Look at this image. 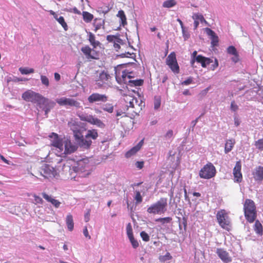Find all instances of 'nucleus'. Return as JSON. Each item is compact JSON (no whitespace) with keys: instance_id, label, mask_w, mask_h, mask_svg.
<instances>
[{"instance_id":"obj_37","label":"nucleus","mask_w":263,"mask_h":263,"mask_svg":"<svg viewBox=\"0 0 263 263\" xmlns=\"http://www.w3.org/2000/svg\"><path fill=\"white\" fill-rule=\"evenodd\" d=\"M19 71L22 74H27L29 73H33L34 71L33 68H28L23 67H20L19 68Z\"/></svg>"},{"instance_id":"obj_25","label":"nucleus","mask_w":263,"mask_h":263,"mask_svg":"<svg viewBox=\"0 0 263 263\" xmlns=\"http://www.w3.org/2000/svg\"><path fill=\"white\" fill-rule=\"evenodd\" d=\"M143 144V139L141 140L135 146L132 148L125 154L126 158H129L138 152Z\"/></svg>"},{"instance_id":"obj_23","label":"nucleus","mask_w":263,"mask_h":263,"mask_svg":"<svg viewBox=\"0 0 263 263\" xmlns=\"http://www.w3.org/2000/svg\"><path fill=\"white\" fill-rule=\"evenodd\" d=\"M43 197L48 202L51 203L55 208H59L61 205V202L53 198L51 196L45 192L42 193Z\"/></svg>"},{"instance_id":"obj_13","label":"nucleus","mask_w":263,"mask_h":263,"mask_svg":"<svg viewBox=\"0 0 263 263\" xmlns=\"http://www.w3.org/2000/svg\"><path fill=\"white\" fill-rule=\"evenodd\" d=\"M110 78V75L105 71L97 73L95 78L96 84L99 88H101L105 84H107L108 80Z\"/></svg>"},{"instance_id":"obj_43","label":"nucleus","mask_w":263,"mask_h":263,"mask_svg":"<svg viewBox=\"0 0 263 263\" xmlns=\"http://www.w3.org/2000/svg\"><path fill=\"white\" fill-rule=\"evenodd\" d=\"M57 21L64 28V29L66 30L67 29V25L65 21L64 18L63 16H60L58 18H57Z\"/></svg>"},{"instance_id":"obj_15","label":"nucleus","mask_w":263,"mask_h":263,"mask_svg":"<svg viewBox=\"0 0 263 263\" xmlns=\"http://www.w3.org/2000/svg\"><path fill=\"white\" fill-rule=\"evenodd\" d=\"M80 119L82 121H86L91 124L96 125L100 128H104L105 127V124L101 120L94 117L92 115H82L80 116Z\"/></svg>"},{"instance_id":"obj_10","label":"nucleus","mask_w":263,"mask_h":263,"mask_svg":"<svg viewBox=\"0 0 263 263\" xmlns=\"http://www.w3.org/2000/svg\"><path fill=\"white\" fill-rule=\"evenodd\" d=\"M56 102L60 106L74 107L76 108H80L81 107L80 103L77 100L72 98L62 97L57 99Z\"/></svg>"},{"instance_id":"obj_18","label":"nucleus","mask_w":263,"mask_h":263,"mask_svg":"<svg viewBox=\"0 0 263 263\" xmlns=\"http://www.w3.org/2000/svg\"><path fill=\"white\" fill-rule=\"evenodd\" d=\"M241 163L240 160H239L236 162L233 171L234 180L235 182H240L242 180V175L241 172Z\"/></svg>"},{"instance_id":"obj_41","label":"nucleus","mask_w":263,"mask_h":263,"mask_svg":"<svg viewBox=\"0 0 263 263\" xmlns=\"http://www.w3.org/2000/svg\"><path fill=\"white\" fill-rule=\"evenodd\" d=\"M172 220V218L170 217H166L164 218H159L157 219H156V221L160 222L162 224H164L165 223H169Z\"/></svg>"},{"instance_id":"obj_9","label":"nucleus","mask_w":263,"mask_h":263,"mask_svg":"<svg viewBox=\"0 0 263 263\" xmlns=\"http://www.w3.org/2000/svg\"><path fill=\"white\" fill-rule=\"evenodd\" d=\"M43 97V96L39 93L35 92L31 90L26 91L22 96V99L24 100L33 103H37L38 105L40 101H42Z\"/></svg>"},{"instance_id":"obj_11","label":"nucleus","mask_w":263,"mask_h":263,"mask_svg":"<svg viewBox=\"0 0 263 263\" xmlns=\"http://www.w3.org/2000/svg\"><path fill=\"white\" fill-rule=\"evenodd\" d=\"M166 63L173 72L175 73H178L179 72V66L178 64L176 54L174 52H171L167 56L166 60Z\"/></svg>"},{"instance_id":"obj_39","label":"nucleus","mask_w":263,"mask_h":263,"mask_svg":"<svg viewBox=\"0 0 263 263\" xmlns=\"http://www.w3.org/2000/svg\"><path fill=\"white\" fill-rule=\"evenodd\" d=\"M256 148L260 151L263 150V138L258 139L254 144Z\"/></svg>"},{"instance_id":"obj_8","label":"nucleus","mask_w":263,"mask_h":263,"mask_svg":"<svg viewBox=\"0 0 263 263\" xmlns=\"http://www.w3.org/2000/svg\"><path fill=\"white\" fill-rule=\"evenodd\" d=\"M40 175L46 179L53 178L57 175V170L50 165L43 163L39 168Z\"/></svg>"},{"instance_id":"obj_2","label":"nucleus","mask_w":263,"mask_h":263,"mask_svg":"<svg viewBox=\"0 0 263 263\" xmlns=\"http://www.w3.org/2000/svg\"><path fill=\"white\" fill-rule=\"evenodd\" d=\"M244 215L247 221L253 223L257 217V210L255 202L251 199H246L243 203Z\"/></svg>"},{"instance_id":"obj_28","label":"nucleus","mask_w":263,"mask_h":263,"mask_svg":"<svg viewBox=\"0 0 263 263\" xmlns=\"http://www.w3.org/2000/svg\"><path fill=\"white\" fill-rule=\"evenodd\" d=\"M87 34L88 36V41L93 48H96L100 45V43L99 41L96 40V37L92 32H87Z\"/></svg>"},{"instance_id":"obj_54","label":"nucleus","mask_w":263,"mask_h":263,"mask_svg":"<svg viewBox=\"0 0 263 263\" xmlns=\"http://www.w3.org/2000/svg\"><path fill=\"white\" fill-rule=\"evenodd\" d=\"M90 209H88L84 215V220L86 222H88L90 220Z\"/></svg>"},{"instance_id":"obj_1","label":"nucleus","mask_w":263,"mask_h":263,"mask_svg":"<svg viewBox=\"0 0 263 263\" xmlns=\"http://www.w3.org/2000/svg\"><path fill=\"white\" fill-rule=\"evenodd\" d=\"M123 68L122 65H118L115 68L116 79L119 84H122L128 83L131 86H140L143 84V81L141 79L136 80H129L127 81V79H130L131 76L129 75L130 73L123 69Z\"/></svg>"},{"instance_id":"obj_64","label":"nucleus","mask_w":263,"mask_h":263,"mask_svg":"<svg viewBox=\"0 0 263 263\" xmlns=\"http://www.w3.org/2000/svg\"><path fill=\"white\" fill-rule=\"evenodd\" d=\"M54 75V79L56 81H58L60 80L61 77H60V75L58 73L55 72Z\"/></svg>"},{"instance_id":"obj_62","label":"nucleus","mask_w":263,"mask_h":263,"mask_svg":"<svg viewBox=\"0 0 263 263\" xmlns=\"http://www.w3.org/2000/svg\"><path fill=\"white\" fill-rule=\"evenodd\" d=\"M0 158L4 162L7 164H10L9 161L6 159L4 156L0 155Z\"/></svg>"},{"instance_id":"obj_19","label":"nucleus","mask_w":263,"mask_h":263,"mask_svg":"<svg viewBox=\"0 0 263 263\" xmlns=\"http://www.w3.org/2000/svg\"><path fill=\"white\" fill-rule=\"evenodd\" d=\"M49 137L51 139V145L59 149L60 152H62L63 150V143L62 140L61 139L57 134L52 133Z\"/></svg>"},{"instance_id":"obj_51","label":"nucleus","mask_w":263,"mask_h":263,"mask_svg":"<svg viewBox=\"0 0 263 263\" xmlns=\"http://www.w3.org/2000/svg\"><path fill=\"white\" fill-rule=\"evenodd\" d=\"M161 105V99L159 97L155 98L154 101V108L155 109H158L160 107Z\"/></svg>"},{"instance_id":"obj_46","label":"nucleus","mask_w":263,"mask_h":263,"mask_svg":"<svg viewBox=\"0 0 263 263\" xmlns=\"http://www.w3.org/2000/svg\"><path fill=\"white\" fill-rule=\"evenodd\" d=\"M227 52L229 54L234 55L236 54L238 52L235 47L233 46H230L227 48Z\"/></svg>"},{"instance_id":"obj_33","label":"nucleus","mask_w":263,"mask_h":263,"mask_svg":"<svg viewBox=\"0 0 263 263\" xmlns=\"http://www.w3.org/2000/svg\"><path fill=\"white\" fill-rule=\"evenodd\" d=\"M83 19L86 23H90L93 19V15L87 11H83L82 13Z\"/></svg>"},{"instance_id":"obj_20","label":"nucleus","mask_w":263,"mask_h":263,"mask_svg":"<svg viewBox=\"0 0 263 263\" xmlns=\"http://www.w3.org/2000/svg\"><path fill=\"white\" fill-rule=\"evenodd\" d=\"M216 253L220 259L224 263H229L232 261V258L229 253L222 248H217Z\"/></svg>"},{"instance_id":"obj_17","label":"nucleus","mask_w":263,"mask_h":263,"mask_svg":"<svg viewBox=\"0 0 263 263\" xmlns=\"http://www.w3.org/2000/svg\"><path fill=\"white\" fill-rule=\"evenodd\" d=\"M77 166L72 167L73 170L77 173H85L86 175L89 174V165L84 161L81 160L77 163Z\"/></svg>"},{"instance_id":"obj_3","label":"nucleus","mask_w":263,"mask_h":263,"mask_svg":"<svg viewBox=\"0 0 263 263\" xmlns=\"http://www.w3.org/2000/svg\"><path fill=\"white\" fill-rule=\"evenodd\" d=\"M167 206V199L166 198H161L158 201L148 207L147 212L153 214H163L166 211Z\"/></svg>"},{"instance_id":"obj_44","label":"nucleus","mask_w":263,"mask_h":263,"mask_svg":"<svg viewBox=\"0 0 263 263\" xmlns=\"http://www.w3.org/2000/svg\"><path fill=\"white\" fill-rule=\"evenodd\" d=\"M126 233L128 237H130V236H133V229L132 226L130 223H128L126 226Z\"/></svg>"},{"instance_id":"obj_58","label":"nucleus","mask_w":263,"mask_h":263,"mask_svg":"<svg viewBox=\"0 0 263 263\" xmlns=\"http://www.w3.org/2000/svg\"><path fill=\"white\" fill-rule=\"evenodd\" d=\"M136 166L137 168L141 169L143 167L144 162L143 161H137L136 163Z\"/></svg>"},{"instance_id":"obj_57","label":"nucleus","mask_w":263,"mask_h":263,"mask_svg":"<svg viewBox=\"0 0 263 263\" xmlns=\"http://www.w3.org/2000/svg\"><path fill=\"white\" fill-rule=\"evenodd\" d=\"M83 234L86 238H88L89 239L91 238L90 236L89 235L88 231L86 227H85L83 230Z\"/></svg>"},{"instance_id":"obj_27","label":"nucleus","mask_w":263,"mask_h":263,"mask_svg":"<svg viewBox=\"0 0 263 263\" xmlns=\"http://www.w3.org/2000/svg\"><path fill=\"white\" fill-rule=\"evenodd\" d=\"M64 148L63 153L64 154H70L75 152L77 149V147L69 141H65L64 143Z\"/></svg>"},{"instance_id":"obj_45","label":"nucleus","mask_w":263,"mask_h":263,"mask_svg":"<svg viewBox=\"0 0 263 263\" xmlns=\"http://www.w3.org/2000/svg\"><path fill=\"white\" fill-rule=\"evenodd\" d=\"M70 162L67 161L66 163L63 164V171L64 172L68 171L70 174L71 173V169L70 168Z\"/></svg>"},{"instance_id":"obj_26","label":"nucleus","mask_w":263,"mask_h":263,"mask_svg":"<svg viewBox=\"0 0 263 263\" xmlns=\"http://www.w3.org/2000/svg\"><path fill=\"white\" fill-rule=\"evenodd\" d=\"M92 25L95 28L94 31L97 32L101 28H104L105 21L101 18H96L93 20Z\"/></svg>"},{"instance_id":"obj_63","label":"nucleus","mask_w":263,"mask_h":263,"mask_svg":"<svg viewBox=\"0 0 263 263\" xmlns=\"http://www.w3.org/2000/svg\"><path fill=\"white\" fill-rule=\"evenodd\" d=\"M72 11L74 13L77 14H81V11L79 10L76 7H74L72 9Z\"/></svg>"},{"instance_id":"obj_55","label":"nucleus","mask_w":263,"mask_h":263,"mask_svg":"<svg viewBox=\"0 0 263 263\" xmlns=\"http://www.w3.org/2000/svg\"><path fill=\"white\" fill-rule=\"evenodd\" d=\"M231 109L234 111H236L238 109V107L235 104L234 101H233L231 103Z\"/></svg>"},{"instance_id":"obj_14","label":"nucleus","mask_w":263,"mask_h":263,"mask_svg":"<svg viewBox=\"0 0 263 263\" xmlns=\"http://www.w3.org/2000/svg\"><path fill=\"white\" fill-rule=\"evenodd\" d=\"M55 105V103L51 100H49L48 98L42 97V101H40L39 106L44 111L46 117L48 116V112L52 109Z\"/></svg>"},{"instance_id":"obj_52","label":"nucleus","mask_w":263,"mask_h":263,"mask_svg":"<svg viewBox=\"0 0 263 263\" xmlns=\"http://www.w3.org/2000/svg\"><path fill=\"white\" fill-rule=\"evenodd\" d=\"M211 39H212L211 44H212V46H217L218 41H219L218 37L216 35H215V36L212 37L211 38Z\"/></svg>"},{"instance_id":"obj_5","label":"nucleus","mask_w":263,"mask_h":263,"mask_svg":"<svg viewBox=\"0 0 263 263\" xmlns=\"http://www.w3.org/2000/svg\"><path fill=\"white\" fill-rule=\"evenodd\" d=\"M126 102V105L127 108H130L132 110L131 112L136 115H139L142 107V102L140 100V103L138 99L130 95H126L124 98Z\"/></svg>"},{"instance_id":"obj_42","label":"nucleus","mask_w":263,"mask_h":263,"mask_svg":"<svg viewBox=\"0 0 263 263\" xmlns=\"http://www.w3.org/2000/svg\"><path fill=\"white\" fill-rule=\"evenodd\" d=\"M172 258L170 253L167 252L165 255L160 256L159 257V260L161 262H165L166 260H170Z\"/></svg>"},{"instance_id":"obj_49","label":"nucleus","mask_w":263,"mask_h":263,"mask_svg":"<svg viewBox=\"0 0 263 263\" xmlns=\"http://www.w3.org/2000/svg\"><path fill=\"white\" fill-rule=\"evenodd\" d=\"M135 199L137 203H140L142 201V197L139 191H136Z\"/></svg>"},{"instance_id":"obj_16","label":"nucleus","mask_w":263,"mask_h":263,"mask_svg":"<svg viewBox=\"0 0 263 263\" xmlns=\"http://www.w3.org/2000/svg\"><path fill=\"white\" fill-rule=\"evenodd\" d=\"M81 51L86 56V58L87 59L90 60L99 59V52L93 49H91L88 46H85L82 47Z\"/></svg>"},{"instance_id":"obj_4","label":"nucleus","mask_w":263,"mask_h":263,"mask_svg":"<svg viewBox=\"0 0 263 263\" xmlns=\"http://www.w3.org/2000/svg\"><path fill=\"white\" fill-rule=\"evenodd\" d=\"M68 126L72 130L73 135L76 141L78 144L82 147L88 148L92 143V141L90 139H85L84 138L82 132L80 129H77L76 128L73 127L74 125L71 122L68 123Z\"/></svg>"},{"instance_id":"obj_38","label":"nucleus","mask_w":263,"mask_h":263,"mask_svg":"<svg viewBox=\"0 0 263 263\" xmlns=\"http://www.w3.org/2000/svg\"><path fill=\"white\" fill-rule=\"evenodd\" d=\"M192 18L193 19H196V20L200 21L201 23H206L203 16L199 13H194L192 16Z\"/></svg>"},{"instance_id":"obj_32","label":"nucleus","mask_w":263,"mask_h":263,"mask_svg":"<svg viewBox=\"0 0 263 263\" xmlns=\"http://www.w3.org/2000/svg\"><path fill=\"white\" fill-rule=\"evenodd\" d=\"M255 224L254 225V230L255 233L259 235H262L263 228L262 226L258 220H255Z\"/></svg>"},{"instance_id":"obj_6","label":"nucleus","mask_w":263,"mask_h":263,"mask_svg":"<svg viewBox=\"0 0 263 263\" xmlns=\"http://www.w3.org/2000/svg\"><path fill=\"white\" fill-rule=\"evenodd\" d=\"M216 218L219 226L223 229L229 231L231 222L228 213L225 210H220L216 214Z\"/></svg>"},{"instance_id":"obj_48","label":"nucleus","mask_w":263,"mask_h":263,"mask_svg":"<svg viewBox=\"0 0 263 263\" xmlns=\"http://www.w3.org/2000/svg\"><path fill=\"white\" fill-rule=\"evenodd\" d=\"M41 80L42 82V83L45 85L46 86H48L49 85V80L48 78L45 76L42 75L41 76Z\"/></svg>"},{"instance_id":"obj_61","label":"nucleus","mask_w":263,"mask_h":263,"mask_svg":"<svg viewBox=\"0 0 263 263\" xmlns=\"http://www.w3.org/2000/svg\"><path fill=\"white\" fill-rule=\"evenodd\" d=\"M110 10V8L109 6H106V7L104 9L102 10L101 11H102V12L105 14H106L107 13H108Z\"/></svg>"},{"instance_id":"obj_56","label":"nucleus","mask_w":263,"mask_h":263,"mask_svg":"<svg viewBox=\"0 0 263 263\" xmlns=\"http://www.w3.org/2000/svg\"><path fill=\"white\" fill-rule=\"evenodd\" d=\"M206 31L207 34L211 36V38L216 35V33L210 28H206Z\"/></svg>"},{"instance_id":"obj_7","label":"nucleus","mask_w":263,"mask_h":263,"mask_svg":"<svg viewBox=\"0 0 263 263\" xmlns=\"http://www.w3.org/2000/svg\"><path fill=\"white\" fill-rule=\"evenodd\" d=\"M216 173V170L214 165L208 162L201 168L199 172V176L201 178L210 179L214 177Z\"/></svg>"},{"instance_id":"obj_29","label":"nucleus","mask_w":263,"mask_h":263,"mask_svg":"<svg viewBox=\"0 0 263 263\" xmlns=\"http://www.w3.org/2000/svg\"><path fill=\"white\" fill-rule=\"evenodd\" d=\"M66 223L69 231H72L74 228V222L73 217L71 214H69L66 218Z\"/></svg>"},{"instance_id":"obj_59","label":"nucleus","mask_w":263,"mask_h":263,"mask_svg":"<svg viewBox=\"0 0 263 263\" xmlns=\"http://www.w3.org/2000/svg\"><path fill=\"white\" fill-rule=\"evenodd\" d=\"M173 136V131L172 130H169L166 133L165 137L167 138H170Z\"/></svg>"},{"instance_id":"obj_34","label":"nucleus","mask_w":263,"mask_h":263,"mask_svg":"<svg viewBox=\"0 0 263 263\" xmlns=\"http://www.w3.org/2000/svg\"><path fill=\"white\" fill-rule=\"evenodd\" d=\"M98 137V134L97 130H88L87 135L85 136V139H89V138H91L92 139L95 140Z\"/></svg>"},{"instance_id":"obj_22","label":"nucleus","mask_w":263,"mask_h":263,"mask_svg":"<svg viewBox=\"0 0 263 263\" xmlns=\"http://www.w3.org/2000/svg\"><path fill=\"white\" fill-rule=\"evenodd\" d=\"M43 197L48 202L51 203L55 208H59L61 205V202L53 198L51 196L45 192L42 193Z\"/></svg>"},{"instance_id":"obj_21","label":"nucleus","mask_w":263,"mask_h":263,"mask_svg":"<svg viewBox=\"0 0 263 263\" xmlns=\"http://www.w3.org/2000/svg\"><path fill=\"white\" fill-rule=\"evenodd\" d=\"M252 175L255 181H262L263 180V166H258L256 167L252 172Z\"/></svg>"},{"instance_id":"obj_60","label":"nucleus","mask_w":263,"mask_h":263,"mask_svg":"<svg viewBox=\"0 0 263 263\" xmlns=\"http://www.w3.org/2000/svg\"><path fill=\"white\" fill-rule=\"evenodd\" d=\"M233 55L234 57L232 58V61H233L234 63L238 62L239 61V55L238 53L236 54H234Z\"/></svg>"},{"instance_id":"obj_12","label":"nucleus","mask_w":263,"mask_h":263,"mask_svg":"<svg viewBox=\"0 0 263 263\" xmlns=\"http://www.w3.org/2000/svg\"><path fill=\"white\" fill-rule=\"evenodd\" d=\"M108 100V96L105 94L94 92L91 94L87 99L88 102L90 104L105 103Z\"/></svg>"},{"instance_id":"obj_36","label":"nucleus","mask_w":263,"mask_h":263,"mask_svg":"<svg viewBox=\"0 0 263 263\" xmlns=\"http://www.w3.org/2000/svg\"><path fill=\"white\" fill-rule=\"evenodd\" d=\"M176 4V0H167L163 2L162 6L164 8H170L174 7Z\"/></svg>"},{"instance_id":"obj_53","label":"nucleus","mask_w":263,"mask_h":263,"mask_svg":"<svg viewBox=\"0 0 263 263\" xmlns=\"http://www.w3.org/2000/svg\"><path fill=\"white\" fill-rule=\"evenodd\" d=\"M193 82V79L191 77L189 78L186 80L181 82L182 85H188Z\"/></svg>"},{"instance_id":"obj_24","label":"nucleus","mask_w":263,"mask_h":263,"mask_svg":"<svg viewBox=\"0 0 263 263\" xmlns=\"http://www.w3.org/2000/svg\"><path fill=\"white\" fill-rule=\"evenodd\" d=\"M196 62L200 63L203 68L206 67L207 65L213 62L212 60L209 58L204 57L201 55H198L196 58Z\"/></svg>"},{"instance_id":"obj_31","label":"nucleus","mask_w":263,"mask_h":263,"mask_svg":"<svg viewBox=\"0 0 263 263\" xmlns=\"http://www.w3.org/2000/svg\"><path fill=\"white\" fill-rule=\"evenodd\" d=\"M117 16L120 18L121 20V25H122L123 27H124L125 25H127V19L123 10H119L117 14Z\"/></svg>"},{"instance_id":"obj_47","label":"nucleus","mask_w":263,"mask_h":263,"mask_svg":"<svg viewBox=\"0 0 263 263\" xmlns=\"http://www.w3.org/2000/svg\"><path fill=\"white\" fill-rule=\"evenodd\" d=\"M140 236L141 237L142 240L144 241L147 242L149 240V236L145 231H142L140 233Z\"/></svg>"},{"instance_id":"obj_50","label":"nucleus","mask_w":263,"mask_h":263,"mask_svg":"<svg viewBox=\"0 0 263 263\" xmlns=\"http://www.w3.org/2000/svg\"><path fill=\"white\" fill-rule=\"evenodd\" d=\"M33 197H34V203L35 204H43V200L42 199V198H41L40 196L35 195V194H34L33 195Z\"/></svg>"},{"instance_id":"obj_30","label":"nucleus","mask_w":263,"mask_h":263,"mask_svg":"<svg viewBox=\"0 0 263 263\" xmlns=\"http://www.w3.org/2000/svg\"><path fill=\"white\" fill-rule=\"evenodd\" d=\"M235 143L234 139H229L226 141L224 147V152L226 154L228 153L232 149Z\"/></svg>"},{"instance_id":"obj_40","label":"nucleus","mask_w":263,"mask_h":263,"mask_svg":"<svg viewBox=\"0 0 263 263\" xmlns=\"http://www.w3.org/2000/svg\"><path fill=\"white\" fill-rule=\"evenodd\" d=\"M128 238L134 248L136 249L139 247V242L136 239H135L134 235L128 237Z\"/></svg>"},{"instance_id":"obj_35","label":"nucleus","mask_w":263,"mask_h":263,"mask_svg":"<svg viewBox=\"0 0 263 263\" xmlns=\"http://www.w3.org/2000/svg\"><path fill=\"white\" fill-rule=\"evenodd\" d=\"M101 108L108 113H112L114 111V107L111 103H106L102 105Z\"/></svg>"}]
</instances>
